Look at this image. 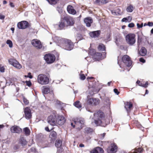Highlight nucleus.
<instances>
[{"label": "nucleus", "mask_w": 153, "mask_h": 153, "mask_svg": "<svg viewBox=\"0 0 153 153\" xmlns=\"http://www.w3.org/2000/svg\"><path fill=\"white\" fill-rule=\"evenodd\" d=\"M55 39L57 40L55 41V42L61 47L68 50H71L73 49L74 45L70 40L58 37H56Z\"/></svg>", "instance_id": "obj_1"}, {"label": "nucleus", "mask_w": 153, "mask_h": 153, "mask_svg": "<svg viewBox=\"0 0 153 153\" xmlns=\"http://www.w3.org/2000/svg\"><path fill=\"white\" fill-rule=\"evenodd\" d=\"M93 119L97 126H101L104 127L106 125L104 124L105 122V116L103 112L100 111L97 112L94 114Z\"/></svg>", "instance_id": "obj_2"}, {"label": "nucleus", "mask_w": 153, "mask_h": 153, "mask_svg": "<svg viewBox=\"0 0 153 153\" xmlns=\"http://www.w3.org/2000/svg\"><path fill=\"white\" fill-rule=\"evenodd\" d=\"M37 81L38 83L42 85H46L49 83V79L46 75L41 74L38 76Z\"/></svg>", "instance_id": "obj_3"}, {"label": "nucleus", "mask_w": 153, "mask_h": 153, "mask_svg": "<svg viewBox=\"0 0 153 153\" xmlns=\"http://www.w3.org/2000/svg\"><path fill=\"white\" fill-rule=\"evenodd\" d=\"M136 36L134 33H129L125 36L126 43L129 45H133L136 42Z\"/></svg>", "instance_id": "obj_4"}, {"label": "nucleus", "mask_w": 153, "mask_h": 153, "mask_svg": "<svg viewBox=\"0 0 153 153\" xmlns=\"http://www.w3.org/2000/svg\"><path fill=\"white\" fill-rule=\"evenodd\" d=\"M75 124L73 123H71V125L74 127H76L78 129H80L83 127L84 123V120L83 119H77L74 121Z\"/></svg>", "instance_id": "obj_5"}, {"label": "nucleus", "mask_w": 153, "mask_h": 153, "mask_svg": "<svg viewBox=\"0 0 153 153\" xmlns=\"http://www.w3.org/2000/svg\"><path fill=\"white\" fill-rule=\"evenodd\" d=\"M44 58L47 63L51 64L54 62L56 58L53 54L48 53L45 55Z\"/></svg>", "instance_id": "obj_6"}, {"label": "nucleus", "mask_w": 153, "mask_h": 153, "mask_svg": "<svg viewBox=\"0 0 153 153\" xmlns=\"http://www.w3.org/2000/svg\"><path fill=\"white\" fill-rule=\"evenodd\" d=\"M99 103V100L90 98L89 95L87 96V103L88 104L96 105L98 104Z\"/></svg>", "instance_id": "obj_7"}, {"label": "nucleus", "mask_w": 153, "mask_h": 153, "mask_svg": "<svg viewBox=\"0 0 153 153\" xmlns=\"http://www.w3.org/2000/svg\"><path fill=\"white\" fill-rule=\"evenodd\" d=\"M123 62L127 66L130 67L131 66L132 62L130 60L129 57L128 55H124L122 58Z\"/></svg>", "instance_id": "obj_8"}, {"label": "nucleus", "mask_w": 153, "mask_h": 153, "mask_svg": "<svg viewBox=\"0 0 153 153\" xmlns=\"http://www.w3.org/2000/svg\"><path fill=\"white\" fill-rule=\"evenodd\" d=\"M9 63L17 69H20L22 68L21 65L15 59H10L8 60Z\"/></svg>", "instance_id": "obj_9"}, {"label": "nucleus", "mask_w": 153, "mask_h": 153, "mask_svg": "<svg viewBox=\"0 0 153 153\" xmlns=\"http://www.w3.org/2000/svg\"><path fill=\"white\" fill-rule=\"evenodd\" d=\"M25 117L27 119H30L32 117L31 110L29 108L27 107L24 109Z\"/></svg>", "instance_id": "obj_10"}, {"label": "nucleus", "mask_w": 153, "mask_h": 153, "mask_svg": "<svg viewBox=\"0 0 153 153\" xmlns=\"http://www.w3.org/2000/svg\"><path fill=\"white\" fill-rule=\"evenodd\" d=\"M28 25L27 21H23L19 22L17 24V27L19 29H24L28 27Z\"/></svg>", "instance_id": "obj_11"}, {"label": "nucleus", "mask_w": 153, "mask_h": 153, "mask_svg": "<svg viewBox=\"0 0 153 153\" xmlns=\"http://www.w3.org/2000/svg\"><path fill=\"white\" fill-rule=\"evenodd\" d=\"M56 117L55 115H50L48 119V123L51 125L54 126L56 124Z\"/></svg>", "instance_id": "obj_12"}, {"label": "nucleus", "mask_w": 153, "mask_h": 153, "mask_svg": "<svg viewBox=\"0 0 153 153\" xmlns=\"http://www.w3.org/2000/svg\"><path fill=\"white\" fill-rule=\"evenodd\" d=\"M117 146L114 144H111L107 149V152L109 153H113L116 152Z\"/></svg>", "instance_id": "obj_13"}, {"label": "nucleus", "mask_w": 153, "mask_h": 153, "mask_svg": "<svg viewBox=\"0 0 153 153\" xmlns=\"http://www.w3.org/2000/svg\"><path fill=\"white\" fill-rule=\"evenodd\" d=\"M32 44L38 49H40L42 48V45L41 42L36 39H35L32 40Z\"/></svg>", "instance_id": "obj_14"}, {"label": "nucleus", "mask_w": 153, "mask_h": 153, "mask_svg": "<svg viewBox=\"0 0 153 153\" xmlns=\"http://www.w3.org/2000/svg\"><path fill=\"white\" fill-rule=\"evenodd\" d=\"M11 132L12 133H19L22 131L21 128L17 126H13L10 129Z\"/></svg>", "instance_id": "obj_15"}, {"label": "nucleus", "mask_w": 153, "mask_h": 153, "mask_svg": "<svg viewBox=\"0 0 153 153\" xmlns=\"http://www.w3.org/2000/svg\"><path fill=\"white\" fill-rule=\"evenodd\" d=\"M64 19L67 26L69 25H72L74 23L73 19L70 17H65Z\"/></svg>", "instance_id": "obj_16"}, {"label": "nucleus", "mask_w": 153, "mask_h": 153, "mask_svg": "<svg viewBox=\"0 0 153 153\" xmlns=\"http://www.w3.org/2000/svg\"><path fill=\"white\" fill-rule=\"evenodd\" d=\"M42 92L44 94H47L49 93V95H51V97L53 98L54 94L53 91L51 89H50L48 87L44 88L42 90Z\"/></svg>", "instance_id": "obj_17"}, {"label": "nucleus", "mask_w": 153, "mask_h": 153, "mask_svg": "<svg viewBox=\"0 0 153 153\" xmlns=\"http://www.w3.org/2000/svg\"><path fill=\"white\" fill-rule=\"evenodd\" d=\"M56 120V123L61 125L63 124L65 122V118L62 116H58Z\"/></svg>", "instance_id": "obj_18"}, {"label": "nucleus", "mask_w": 153, "mask_h": 153, "mask_svg": "<svg viewBox=\"0 0 153 153\" xmlns=\"http://www.w3.org/2000/svg\"><path fill=\"white\" fill-rule=\"evenodd\" d=\"M103 150L100 147H97L90 152V153H103Z\"/></svg>", "instance_id": "obj_19"}, {"label": "nucleus", "mask_w": 153, "mask_h": 153, "mask_svg": "<svg viewBox=\"0 0 153 153\" xmlns=\"http://www.w3.org/2000/svg\"><path fill=\"white\" fill-rule=\"evenodd\" d=\"M84 22L87 27H90L91 24L92 23L93 20L91 17H87L84 19Z\"/></svg>", "instance_id": "obj_20"}, {"label": "nucleus", "mask_w": 153, "mask_h": 153, "mask_svg": "<svg viewBox=\"0 0 153 153\" xmlns=\"http://www.w3.org/2000/svg\"><path fill=\"white\" fill-rule=\"evenodd\" d=\"M125 108L128 112L130 111L132 107V104L131 102H126L125 103Z\"/></svg>", "instance_id": "obj_21"}, {"label": "nucleus", "mask_w": 153, "mask_h": 153, "mask_svg": "<svg viewBox=\"0 0 153 153\" xmlns=\"http://www.w3.org/2000/svg\"><path fill=\"white\" fill-rule=\"evenodd\" d=\"M65 26H67L64 18L61 20L59 25V29L61 30Z\"/></svg>", "instance_id": "obj_22"}, {"label": "nucleus", "mask_w": 153, "mask_h": 153, "mask_svg": "<svg viewBox=\"0 0 153 153\" xmlns=\"http://www.w3.org/2000/svg\"><path fill=\"white\" fill-rule=\"evenodd\" d=\"M68 12L70 14H74L76 13V10L74 9V7L71 6L69 5L67 8Z\"/></svg>", "instance_id": "obj_23"}, {"label": "nucleus", "mask_w": 153, "mask_h": 153, "mask_svg": "<svg viewBox=\"0 0 153 153\" xmlns=\"http://www.w3.org/2000/svg\"><path fill=\"white\" fill-rule=\"evenodd\" d=\"M49 137L51 140V141H54L57 137V134L55 131H52L50 133Z\"/></svg>", "instance_id": "obj_24"}, {"label": "nucleus", "mask_w": 153, "mask_h": 153, "mask_svg": "<svg viewBox=\"0 0 153 153\" xmlns=\"http://www.w3.org/2000/svg\"><path fill=\"white\" fill-rule=\"evenodd\" d=\"M112 14L114 16L121 14V10L119 8H116L114 10H111Z\"/></svg>", "instance_id": "obj_25"}, {"label": "nucleus", "mask_w": 153, "mask_h": 153, "mask_svg": "<svg viewBox=\"0 0 153 153\" xmlns=\"http://www.w3.org/2000/svg\"><path fill=\"white\" fill-rule=\"evenodd\" d=\"M95 3L99 5L105 4L108 2V0H94Z\"/></svg>", "instance_id": "obj_26"}, {"label": "nucleus", "mask_w": 153, "mask_h": 153, "mask_svg": "<svg viewBox=\"0 0 153 153\" xmlns=\"http://www.w3.org/2000/svg\"><path fill=\"white\" fill-rule=\"evenodd\" d=\"M100 35V32L99 31L92 32H90V36L92 37H98Z\"/></svg>", "instance_id": "obj_27"}, {"label": "nucleus", "mask_w": 153, "mask_h": 153, "mask_svg": "<svg viewBox=\"0 0 153 153\" xmlns=\"http://www.w3.org/2000/svg\"><path fill=\"white\" fill-rule=\"evenodd\" d=\"M139 53L141 56H144L146 54L147 51L145 48L143 47L141 48Z\"/></svg>", "instance_id": "obj_28"}, {"label": "nucleus", "mask_w": 153, "mask_h": 153, "mask_svg": "<svg viewBox=\"0 0 153 153\" xmlns=\"http://www.w3.org/2000/svg\"><path fill=\"white\" fill-rule=\"evenodd\" d=\"M102 54L100 53H95L93 56V57L95 59L98 60L101 58Z\"/></svg>", "instance_id": "obj_29"}, {"label": "nucleus", "mask_w": 153, "mask_h": 153, "mask_svg": "<svg viewBox=\"0 0 153 153\" xmlns=\"http://www.w3.org/2000/svg\"><path fill=\"white\" fill-rule=\"evenodd\" d=\"M132 20V17L130 16H128L126 18H123L122 20V22H131Z\"/></svg>", "instance_id": "obj_30"}, {"label": "nucleus", "mask_w": 153, "mask_h": 153, "mask_svg": "<svg viewBox=\"0 0 153 153\" xmlns=\"http://www.w3.org/2000/svg\"><path fill=\"white\" fill-rule=\"evenodd\" d=\"M19 143L22 146H25L27 144V142L26 140L23 137L20 138L19 140Z\"/></svg>", "instance_id": "obj_31"}, {"label": "nucleus", "mask_w": 153, "mask_h": 153, "mask_svg": "<svg viewBox=\"0 0 153 153\" xmlns=\"http://www.w3.org/2000/svg\"><path fill=\"white\" fill-rule=\"evenodd\" d=\"M142 151L141 148H138V149H134L132 150L131 153H141Z\"/></svg>", "instance_id": "obj_32"}, {"label": "nucleus", "mask_w": 153, "mask_h": 153, "mask_svg": "<svg viewBox=\"0 0 153 153\" xmlns=\"http://www.w3.org/2000/svg\"><path fill=\"white\" fill-rule=\"evenodd\" d=\"M62 145V142L60 140H56L55 143V146L57 148L60 147Z\"/></svg>", "instance_id": "obj_33"}, {"label": "nucleus", "mask_w": 153, "mask_h": 153, "mask_svg": "<svg viewBox=\"0 0 153 153\" xmlns=\"http://www.w3.org/2000/svg\"><path fill=\"white\" fill-rule=\"evenodd\" d=\"M74 105L76 108H80L82 107V105L79 101H77L74 104Z\"/></svg>", "instance_id": "obj_34"}, {"label": "nucleus", "mask_w": 153, "mask_h": 153, "mask_svg": "<svg viewBox=\"0 0 153 153\" xmlns=\"http://www.w3.org/2000/svg\"><path fill=\"white\" fill-rule=\"evenodd\" d=\"M98 49L100 51H103L105 50V47L103 44H100L98 47Z\"/></svg>", "instance_id": "obj_35"}, {"label": "nucleus", "mask_w": 153, "mask_h": 153, "mask_svg": "<svg viewBox=\"0 0 153 153\" xmlns=\"http://www.w3.org/2000/svg\"><path fill=\"white\" fill-rule=\"evenodd\" d=\"M25 132V134L27 135H29L30 133V131L29 129L28 128H25L23 129Z\"/></svg>", "instance_id": "obj_36"}, {"label": "nucleus", "mask_w": 153, "mask_h": 153, "mask_svg": "<svg viewBox=\"0 0 153 153\" xmlns=\"http://www.w3.org/2000/svg\"><path fill=\"white\" fill-rule=\"evenodd\" d=\"M134 9L133 7L132 6L130 5L128 7L126 8V10L128 12H131Z\"/></svg>", "instance_id": "obj_37"}, {"label": "nucleus", "mask_w": 153, "mask_h": 153, "mask_svg": "<svg viewBox=\"0 0 153 153\" xmlns=\"http://www.w3.org/2000/svg\"><path fill=\"white\" fill-rule=\"evenodd\" d=\"M6 43L9 45L10 48H11L13 47V43L10 40H7L6 42Z\"/></svg>", "instance_id": "obj_38"}, {"label": "nucleus", "mask_w": 153, "mask_h": 153, "mask_svg": "<svg viewBox=\"0 0 153 153\" xmlns=\"http://www.w3.org/2000/svg\"><path fill=\"white\" fill-rule=\"evenodd\" d=\"M85 131L87 133H90L93 131V129L90 128H85Z\"/></svg>", "instance_id": "obj_39"}, {"label": "nucleus", "mask_w": 153, "mask_h": 153, "mask_svg": "<svg viewBox=\"0 0 153 153\" xmlns=\"http://www.w3.org/2000/svg\"><path fill=\"white\" fill-rule=\"evenodd\" d=\"M58 102V103L57 102L58 104V107H59L61 109H62L63 108V106H64V104L63 103H62L61 102L59 101Z\"/></svg>", "instance_id": "obj_40"}, {"label": "nucleus", "mask_w": 153, "mask_h": 153, "mask_svg": "<svg viewBox=\"0 0 153 153\" xmlns=\"http://www.w3.org/2000/svg\"><path fill=\"white\" fill-rule=\"evenodd\" d=\"M56 0H47L48 2L51 4H54L56 3Z\"/></svg>", "instance_id": "obj_41"}, {"label": "nucleus", "mask_w": 153, "mask_h": 153, "mask_svg": "<svg viewBox=\"0 0 153 153\" xmlns=\"http://www.w3.org/2000/svg\"><path fill=\"white\" fill-rule=\"evenodd\" d=\"M4 67L2 65L0 64V71L2 72H4Z\"/></svg>", "instance_id": "obj_42"}, {"label": "nucleus", "mask_w": 153, "mask_h": 153, "mask_svg": "<svg viewBox=\"0 0 153 153\" xmlns=\"http://www.w3.org/2000/svg\"><path fill=\"white\" fill-rule=\"evenodd\" d=\"M122 41V39L121 38H117L116 39L115 42L116 44H118L119 42H120Z\"/></svg>", "instance_id": "obj_43"}, {"label": "nucleus", "mask_w": 153, "mask_h": 153, "mask_svg": "<svg viewBox=\"0 0 153 153\" xmlns=\"http://www.w3.org/2000/svg\"><path fill=\"white\" fill-rule=\"evenodd\" d=\"M80 79H81L83 80L85 79V76L84 75V74H80Z\"/></svg>", "instance_id": "obj_44"}, {"label": "nucleus", "mask_w": 153, "mask_h": 153, "mask_svg": "<svg viewBox=\"0 0 153 153\" xmlns=\"http://www.w3.org/2000/svg\"><path fill=\"white\" fill-rule=\"evenodd\" d=\"M25 83L26 84V85L29 87L31 85V83L30 81H25Z\"/></svg>", "instance_id": "obj_45"}, {"label": "nucleus", "mask_w": 153, "mask_h": 153, "mask_svg": "<svg viewBox=\"0 0 153 153\" xmlns=\"http://www.w3.org/2000/svg\"><path fill=\"white\" fill-rule=\"evenodd\" d=\"M148 85V82L147 81L146 82L145 84L143 83L142 86L145 88H146L147 87Z\"/></svg>", "instance_id": "obj_46"}, {"label": "nucleus", "mask_w": 153, "mask_h": 153, "mask_svg": "<svg viewBox=\"0 0 153 153\" xmlns=\"http://www.w3.org/2000/svg\"><path fill=\"white\" fill-rule=\"evenodd\" d=\"M25 77H29L30 79H32L33 78V76L31 75V73L30 72L28 73V75H25Z\"/></svg>", "instance_id": "obj_47"}, {"label": "nucleus", "mask_w": 153, "mask_h": 153, "mask_svg": "<svg viewBox=\"0 0 153 153\" xmlns=\"http://www.w3.org/2000/svg\"><path fill=\"white\" fill-rule=\"evenodd\" d=\"M23 100L25 104L27 105L28 104L29 101L26 98H23Z\"/></svg>", "instance_id": "obj_48"}, {"label": "nucleus", "mask_w": 153, "mask_h": 153, "mask_svg": "<svg viewBox=\"0 0 153 153\" xmlns=\"http://www.w3.org/2000/svg\"><path fill=\"white\" fill-rule=\"evenodd\" d=\"M128 27H133L134 26V24L133 23H131L128 24Z\"/></svg>", "instance_id": "obj_49"}, {"label": "nucleus", "mask_w": 153, "mask_h": 153, "mask_svg": "<svg viewBox=\"0 0 153 153\" xmlns=\"http://www.w3.org/2000/svg\"><path fill=\"white\" fill-rule=\"evenodd\" d=\"M137 25L138 28H140L142 27L143 26V23H142L141 25H139V23H137Z\"/></svg>", "instance_id": "obj_50"}, {"label": "nucleus", "mask_w": 153, "mask_h": 153, "mask_svg": "<svg viewBox=\"0 0 153 153\" xmlns=\"http://www.w3.org/2000/svg\"><path fill=\"white\" fill-rule=\"evenodd\" d=\"M147 25L149 26H153V23L152 22H149L147 24Z\"/></svg>", "instance_id": "obj_51"}, {"label": "nucleus", "mask_w": 153, "mask_h": 153, "mask_svg": "<svg viewBox=\"0 0 153 153\" xmlns=\"http://www.w3.org/2000/svg\"><path fill=\"white\" fill-rule=\"evenodd\" d=\"M114 93L117 94L118 95L119 94V92L118 91L117 89H114Z\"/></svg>", "instance_id": "obj_52"}, {"label": "nucleus", "mask_w": 153, "mask_h": 153, "mask_svg": "<svg viewBox=\"0 0 153 153\" xmlns=\"http://www.w3.org/2000/svg\"><path fill=\"white\" fill-rule=\"evenodd\" d=\"M87 79L88 80V81L89 82V79H93V80L94 79V78L93 77H88L87 78Z\"/></svg>", "instance_id": "obj_53"}, {"label": "nucleus", "mask_w": 153, "mask_h": 153, "mask_svg": "<svg viewBox=\"0 0 153 153\" xmlns=\"http://www.w3.org/2000/svg\"><path fill=\"white\" fill-rule=\"evenodd\" d=\"M5 18V16L0 14V19H4Z\"/></svg>", "instance_id": "obj_54"}, {"label": "nucleus", "mask_w": 153, "mask_h": 153, "mask_svg": "<svg viewBox=\"0 0 153 153\" xmlns=\"http://www.w3.org/2000/svg\"><path fill=\"white\" fill-rule=\"evenodd\" d=\"M140 61L143 63H144L145 62V60L143 59V58H141L140 59Z\"/></svg>", "instance_id": "obj_55"}, {"label": "nucleus", "mask_w": 153, "mask_h": 153, "mask_svg": "<svg viewBox=\"0 0 153 153\" xmlns=\"http://www.w3.org/2000/svg\"><path fill=\"white\" fill-rule=\"evenodd\" d=\"M141 42V39H138L137 44H138V45H139L140 44V43Z\"/></svg>", "instance_id": "obj_56"}, {"label": "nucleus", "mask_w": 153, "mask_h": 153, "mask_svg": "<svg viewBox=\"0 0 153 153\" xmlns=\"http://www.w3.org/2000/svg\"><path fill=\"white\" fill-rule=\"evenodd\" d=\"M105 135V133H103L102 134H101L100 135V137L101 138H103L104 137Z\"/></svg>", "instance_id": "obj_57"}, {"label": "nucleus", "mask_w": 153, "mask_h": 153, "mask_svg": "<svg viewBox=\"0 0 153 153\" xmlns=\"http://www.w3.org/2000/svg\"><path fill=\"white\" fill-rule=\"evenodd\" d=\"M45 130L47 131H48V132H49L50 131V130H49V128L48 127H46L45 128Z\"/></svg>", "instance_id": "obj_58"}, {"label": "nucleus", "mask_w": 153, "mask_h": 153, "mask_svg": "<svg viewBox=\"0 0 153 153\" xmlns=\"http://www.w3.org/2000/svg\"><path fill=\"white\" fill-rule=\"evenodd\" d=\"M10 5L12 7H14V5L13 3L12 2H10Z\"/></svg>", "instance_id": "obj_59"}, {"label": "nucleus", "mask_w": 153, "mask_h": 153, "mask_svg": "<svg viewBox=\"0 0 153 153\" xmlns=\"http://www.w3.org/2000/svg\"><path fill=\"white\" fill-rule=\"evenodd\" d=\"M14 149L15 150H16L19 148V147L17 146H15L14 147Z\"/></svg>", "instance_id": "obj_60"}, {"label": "nucleus", "mask_w": 153, "mask_h": 153, "mask_svg": "<svg viewBox=\"0 0 153 153\" xmlns=\"http://www.w3.org/2000/svg\"><path fill=\"white\" fill-rule=\"evenodd\" d=\"M140 82L139 80H137L136 82V83L137 84H138L139 85V84H140Z\"/></svg>", "instance_id": "obj_61"}, {"label": "nucleus", "mask_w": 153, "mask_h": 153, "mask_svg": "<svg viewBox=\"0 0 153 153\" xmlns=\"http://www.w3.org/2000/svg\"><path fill=\"white\" fill-rule=\"evenodd\" d=\"M14 29H14V28H13V27H12V28H11V30L12 31H13V33L14 31Z\"/></svg>", "instance_id": "obj_62"}, {"label": "nucleus", "mask_w": 153, "mask_h": 153, "mask_svg": "<svg viewBox=\"0 0 153 153\" xmlns=\"http://www.w3.org/2000/svg\"><path fill=\"white\" fill-rule=\"evenodd\" d=\"M7 2L6 1H5V0H4L3 1V3L4 4H7Z\"/></svg>", "instance_id": "obj_63"}, {"label": "nucleus", "mask_w": 153, "mask_h": 153, "mask_svg": "<svg viewBox=\"0 0 153 153\" xmlns=\"http://www.w3.org/2000/svg\"><path fill=\"white\" fill-rule=\"evenodd\" d=\"M148 93H149V91H148V90H146V91L145 94H148Z\"/></svg>", "instance_id": "obj_64"}]
</instances>
